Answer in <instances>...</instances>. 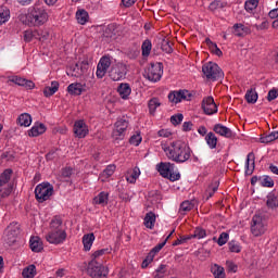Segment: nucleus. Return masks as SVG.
Here are the masks:
<instances>
[{"mask_svg":"<svg viewBox=\"0 0 278 278\" xmlns=\"http://www.w3.org/2000/svg\"><path fill=\"white\" fill-rule=\"evenodd\" d=\"M140 177V169L135 168L129 177H127V181L129 184H136V180Z\"/></svg>","mask_w":278,"mask_h":278,"instance_id":"13d9d810","label":"nucleus"},{"mask_svg":"<svg viewBox=\"0 0 278 278\" xmlns=\"http://www.w3.org/2000/svg\"><path fill=\"white\" fill-rule=\"evenodd\" d=\"M255 170V153L250 152L245 161V175H253Z\"/></svg>","mask_w":278,"mask_h":278,"instance_id":"412c9836","label":"nucleus"},{"mask_svg":"<svg viewBox=\"0 0 278 278\" xmlns=\"http://www.w3.org/2000/svg\"><path fill=\"white\" fill-rule=\"evenodd\" d=\"M232 29L235 36H238L239 38H242V36H247V34H249V28L243 26V24H235Z\"/></svg>","mask_w":278,"mask_h":278,"instance_id":"7c9ffc66","label":"nucleus"},{"mask_svg":"<svg viewBox=\"0 0 278 278\" xmlns=\"http://www.w3.org/2000/svg\"><path fill=\"white\" fill-rule=\"evenodd\" d=\"M10 21V10L0 8V25H3Z\"/></svg>","mask_w":278,"mask_h":278,"instance_id":"09e8293b","label":"nucleus"},{"mask_svg":"<svg viewBox=\"0 0 278 278\" xmlns=\"http://www.w3.org/2000/svg\"><path fill=\"white\" fill-rule=\"evenodd\" d=\"M213 131L215 134H218L219 136H223L224 138H235L236 134H233V130H231L229 127L223 125V124H215L213 127Z\"/></svg>","mask_w":278,"mask_h":278,"instance_id":"6ab92c4d","label":"nucleus"},{"mask_svg":"<svg viewBox=\"0 0 278 278\" xmlns=\"http://www.w3.org/2000/svg\"><path fill=\"white\" fill-rule=\"evenodd\" d=\"M38 34L34 29H27L23 31V40L24 42H31V40H36Z\"/></svg>","mask_w":278,"mask_h":278,"instance_id":"58836bf2","label":"nucleus"},{"mask_svg":"<svg viewBox=\"0 0 278 278\" xmlns=\"http://www.w3.org/2000/svg\"><path fill=\"white\" fill-rule=\"evenodd\" d=\"M58 90H60V83L53 80L51 83L50 87H46L43 89V94L45 97L49 98V97H53V94H55V92H58Z\"/></svg>","mask_w":278,"mask_h":278,"instance_id":"cd10ccee","label":"nucleus"},{"mask_svg":"<svg viewBox=\"0 0 278 278\" xmlns=\"http://www.w3.org/2000/svg\"><path fill=\"white\" fill-rule=\"evenodd\" d=\"M94 243V233H87L83 236V244L85 251H90L92 244Z\"/></svg>","mask_w":278,"mask_h":278,"instance_id":"bb28decb","label":"nucleus"},{"mask_svg":"<svg viewBox=\"0 0 278 278\" xmlns=\"http://www.w3.org/2000/svg\"><path fill=\"white\" fill-rule=\"evenodd\" d=\"M130 144H134V147H139L140 142H142V137L140 134L132 135L129 139Z\"/></svg>","mask_w":278,"mask_h":278,"instance_id":"680f3d73","label":"nucleus"},{"mask_svg":"<svg viewBox=\"0 0 278 278\" xmlns=\"http://www.w3.org/2000/svg\"><path fill=\"white\" fill-rule=\"evenodd\" d=\"M17 123L21 127H29L31 125V115L29 113H23L18 116Z\"/></svg>","mask_w":278,"mask_h":278,"instance_id":"2f4dec72","label":"nucleus"},{"mask_svg":"<svg viewBox=\"0 0 278 278\" xmlns=\"http://www.w3.org/2000/svg\"><path fill=\"white\" fill-rule=\"evenodd\" d=\"M74 134L77 138H86V136H88V125H86L84 119L75 122Z\"/></svg>","mask_w":278,"mask_h":278,"instance_id":"a211bd4d","label":"nucleus"},{"mask_svg":"<svg viewBox=\"0 0 278 278\" xmlns=\"http://www.w3.org/2000/svg\"><path fill=\"white\" fill-rule=\"evenodd\" d=\"M12 185H0V199H5L12 194Z\"/></svg>","mask_w":278,"mask_h":278,"instance_id":"a19ab883","label":"nucleus"},{"mask_svg":"<svg viewBox=\"0 0 278 278\" xmlns=\"http://www.w3.org/2000/svg\"><path fill=\"white\" fill-rule=\"evenodd\" d=\"M36 40H49V29H35Z\"/></svg>","mask_w":278,"mask_h":278,"instance_id":"49530a36","label":"nucleus"},{"mask_svg":"<svg viewBox=\"0 0 278 278\" xmlns=\"http://www.w3.org/2000/svg\"><path fill=\"white\" fill-rule=\"evenodd\" d=\"M261 184L264 188H273V186H275V181L269 176H264Z\"/></svg>","mask_w":278,"mask_h":278,"instance_id":"bf43d9fd","label":"nucleus"},{"mask_svg":"<svg viewBox=\"0 0 278 278\" xmlns=\"http://www.w3.org/2000/svg\"><path fill=\"white\" fill-rule=\"evenodd\" d=\"M228 241H229V233L222 232L217 239V244L218 247H225V244H227Z\"/></svg>","mask_w":278,"mask_h":278,"instance_id":"5fc2aeb1","label":"nucleus"},{"mask_svg":"<svg viewBox=\"0 0 278 278\" xmlns=\"http://www.w3.org/2000/svg\"><path fill=\"white\" fill-rule=\"evenodd\" d=\"M266 205L270 210H275V207H278V195L275 192L268 193Z\"/></svg>","mask_w":278,"mask_h":278,"instance_id":"c85d7f7f","label":"nucleus"},{"mask_svg":"<svg viewBox=\"0 0 278 278\" xmlns=\"http://www.w3.org/2000/svg\"><path fill=\"white\" fill-rule=\"evenodd\" d=\"M164 247H166V240H164L163 242L156 244L150 252H149V255L150 257H155V254L156 253H160V250L161 249H164Z\"/></svg>","mask_w":278,"mask_h":278,"instance_id":"603ef678","label":"nucleus"},{"mask_svg":"<svg viewBox=\"0 0 278 278\" xmlns=\"http://www.w3.org/2000/svg\"><path fill=\"white\" fill-rule=\"evenodd\" d=\"M160 105H162V103L160 102V99L152 98L148 103L150 114H155V110H157V108H160Z\"/></svg>","mask_w":278,"mask_h":278,"instance_id":"37998d69","label":"nucleus"},{"mask_svg":"<svg viewBox=\"0 0 278 278\" xmlns=\"http://www.w3.org/2000/svg\"><path fill=\"white\" fill-rule=\"evenodd\" d=\"M127 76V65L123 63H117L110 71V78L112 81H121Z\"/></svg>","mask_w":278,"mask_h":278,"instance_id":"9b49d317","label":"nucleus"},{"mask_svg":"<svg viewBox=\"0 0 278 278\" xmlns=\"http://www.w3.org/2000/svg\"><path fill=\"white\" fill-rule=\"evenodd\" d=\"M53 185L51 182H41L35 188V199L39 203H45V201H49L51 197H53Z\"/></svg>","mask_w":278,"mask_h":278,"instance_id":"20e7f679","label":"nucleus"},{"mask_svg":"<svg viewBox=\"0 0 278 278\" xmlns=\"http://www.w3.org/2000/svg\"><path fill=\"white\" fill-rule=\"evenodd\" d=\"M114 170H116V166L115 165H109L106 166V168L103 170L102 175L104 177H112L114 175Z\"/></svg>","mask_w":278,"mask_h":278,"instance_id":"0e129e2a","label":"nucleus"},{"mask_svg":"<svg viewBox=\"0 0 278 278\" xmlns=\"http://www.w3.org/2000/svg\"><path fill=\"white\" fill-rule=\"evenodd\" d=\"M11 178H12V169H5L0 175V186H11L9 184Z\"/></svg>","mask_w":278,"mask_h":278,"instance_id":"e433bc0d","label":"nucleus"},{"mask_svg":"<svg viewBox=\"0 0 278 278\" xmlns=\"http://www.w3.org/2000/svg\"><path fill=\"white\" fill-rule=\"evenodd\" d=\"M260 0H248L245 1L244 8L247 12H253L257 8Z\"/></svg>","mask_w":278,"mask_h":278,"instance_id":"3c124183","label":"nucleus"},{"mask_svg":"<svg viewBox=\"0 0 278 278\" xmlns=\"http://www.w3.org/2000/svg\"><path fill=\"white\" fill-rule=\"evenodd\" d=\"M207 236V232L203 228H195L192 238H197L198 240H202V238H205Z\"/></svg>","mask_w":278,"mask_h":278,"instance_id":"4d7b16f0","label":"nucleus"},{"mask_svg":"<svg viewBox=\"0 0 278 278\" xmlns=\"http://www.w3.org/2000/svg\"><path fill=\"white\" fill-rule=\"evenodd\" d=\"M245 101L252 104L257 103V91H255L254 89L248 90L245 93Z\"/></svg>","mask_w":278,"mask_h":278,"instance_id":"c03bdc74","label":"nucleus"},{"mask_svg":"<svg viewBox=\"0 0 278 278\" xmlns=\"http://www.w3.org/2000/svg\"><path fill=\"white\" fill-rule=\"evenodd\" d=\"M67 92L70 94H74L75 97H79V94L84 92V85H81L80 83H72L67 87Z\"/></svg>","mask_w":278,"mask_h":278,"instance_id":"393cba45","label":"nucleus"},{"mask_svg":"<svg viewBox=\"0 0 278 278\" xmlns=\"http://www.w3.org/2000/svg\"><path fill=\"white\" fill-rule=\"evenodd\" d=\"M161 49L165 53H170L173 51V45L170 43V40L166 38L161 39Z\"/></svg>","mask_w":278,"mask_h":278,"instance_id":"de8ad7c7","label":"nucleus"},{"mask_svg":"<svg viewBox=\"0 0 278 278\" xmlns=\"http://www.w3.org/2000/svg\"><path fill=\"white\" fill-rule=\"evenodd\" d=\"M112 65V61L110 56H102L98 63L96 75L99 79H103L105 77V73H108V68Z\"/></svg>","mask_w":278,"mask_h":278,"instance_id":"2eb2a0df","label":"nucleus"},{"mask_svg":"<svg viewBox=\"0 0 278 278\" xmlns=\"http://www.w3.org/2000/svg\"><path fill=\"white\" fill-rule=\"evenodd\" d=\"M211 273L215 278H225V268L218 264L211 266Z\"/></svg>","mask_w":278,"mask_h":278,"instance_id":"c756f323","label":"nucleus"},{"mask_svg":"<svg viewBox=\"0 0 278 278\" xmlns=\"http://www.w3.org/2000/svg\"><path fill=\"white\" fill-rule=\"evenodd\" d=\"M9 81H11V84H15L16 86H22L27 90H34V88H36V84H34V81L27 80L21 76H11L9 77Z\"/></svg>","mask_w":278,"mask_h":278,"instance_id":"f3484780","label":"nucleus"},{"mask_svg":"<svg viewBox=\"0 0 278 278\" xmlns=\"http://www.w3.org/2000/svg\"><path fill=\"white\" fill-rule=\"evenodd\" d=\"M144 225L147 229H153L155 227V213L149 212L146 214Z\"/></svg>","mask_w":278,"mask_h":278,"instance_id":"c9c22d12","label":"nucleus"},{"mask_svg":"<svg viewBox=\"0 0 278 278\" xmlns=\"http://www.w3.org/2000/svg\"><path fill=\"white\" fill-rule=\"evenodd\" d=\"M192 156V150L190 149V146L186 142L182 144V148L180 149V152L176 155V164H184L185 162H188L190 157Z\"/></svg>","mask_w":278,"mask_h":278,"instance_id":"dca6fc26","label":"nucleus"},{"mask_svg":"<svg viewBox=\"0 0 278 278\" xmlns=\"http://www.w3.org/2000/svg\"><path fill=\"white\" fill-rule=\"evenodd\" d=\"M205 140H206V144L208 147V149H216V146L218 144V138L216 137V135L214 132H208L205 136Z\"/></svg>","mask_w":278,"mask_h":278,"instance_id":"473e14b6","label":"nucleus"},{"mask_svg":"<svg viewBox=\"0 0 278 278\" xmlns=\"http://www.w3.org/2000/svg\"><path fill=\"white\" fill-rule=\"evenodd\" d=\"M205 43L207 45L211 53H214V55H217L218 58L223 55V51L219 50L218 46L214 43L211 38H206Z\"/></svg>","mask_w":278,"mask_h":278,"instance_id":"72a5a7b5","label":"nucleus"},{"mask_svg":"<svg viewBox=\"0 0 278 278\" xmlns=\"http://www.w3.org/2000/svg\"><path fill=\"white\" fill-rule=\"evenodd\" d=\"M18 236H21V225L16 223L10 224L5 229L4 242H7L9 247H12L16 243Z\"/></svg>","mask_w":278,"mask_h":278,"instance_id":"0eeeda50","label":"nucleus"},{"mask_svg":"<svg viewBox=\"0 0 278 278\" xmlns=\"http://www.w3.org/2000/svg\"><path fill=\"white\" fill-rule=\"evenodd\" d=\"M202 73L207 81H218V79H223L225 74L223 70L218 66V64L214 62H207L202 66Z\"/></svg>","mask_w":278,"mask_h":278,"instance_id":"7ed1b4c3","label":"nucleus"},{"mask_svg":"<svg viewBox=\"0 0 278 278\" xmlns=\"http://www.w3.org/2000/svg\"><path fill=\"white\" fill-rule=\"evenodd\" d=\"M278 97V89L274 88L268 91L267 101H275Z\"/></svg>","mask_w":278,"mask_h":278,"instance_id":"69168bd1","label":"nucleus"},{"mask_svg":"<svg viewBox=\"0 0 278 278\" xmlns=\"http://www.w3.org/2000/svg\"><path fill=\"white\" fill-rule=\"evenodd\" d=\"M49 232L46 235V240L49 244H64L66 241V227L62 217L54 216L49 226Z\"/></svg>","mask_w":278,"mask_h":278,"instance_id":"f257e3e1","label":"nucleus"},{"mask_svg":"<svg viewBox=\"0 0 278 278\" xmlns=\"http://www.w3.org/2000/svg\"><path fill=\"white\" fill-rule=\"evenodd\" d=\"M88 68H90L88 60H84L81 62H77L75 65H72L67 70V75L70 77H81L88 73Z\"/></svg>","mask_w":278,"mask_h":278,"instance_id":"6e6552de","label":"nucleus"},{"mask_svg":"<svg viewBox=\"0 0 278 278\" xmlns=\"http://www.w3.org/2000/svg\"><path fill=\"white\" fill-rule=\"evenodd\" d=\"M108 249H101V250H98L96 251L93 254H92V260H97V257H101L103 255H105V253H108Z\"/></svg>","mask_w":278,"mask_h":278,"instance_id":"774afa93","label":"nucleus"},{"mask_svg":"<svg viewBox=\"0 0 278 278\" xmlns=\"http://www.w3.org/2000/svg\"><path fill=\"white\" fill-rule=\"evenodd\" d=\"M192 93L188 90L172 91L168 94L170 103H181V101H190Z\"/></svg>","mask_w":278,"mask_h":278,"instance_id":"ddd939ff","label":"nucleus"},{"mask_svg":"<svg viewBox=\"0 0 278 278\" xmlns=\"http://www.w3.org/2000/svg\"><path fill=\"white\" fill-rule=\"evenodd\" d=\"M193 208H194V204L187 200L180 204L179 213L184 215L186 214V212H190Z\"/></svg>","mask_w":278,"mask_h":278,"instance_id":"a18cd8bd","label":"nucleus"},{"mask_svg":"<svg viewBox=\"0 0 278 278\" xmlns=\"http://www.w3.org/2000/svg\"><path fill=\"white\" fill-rule=\"evenodd\" d=\"M223 8H225V3H223L218 0L211 2L208 5V10H211V12H216V10H220Z\"/></svg>","mask_w":278,"mask_h":278,"instance_id":"6e6d98bb","label":"nucleus"},{"mask_svg":"<svg viewBox=\"0 0 278 278\" xmlns=\"http://www.w3.org/2000/svg\"><path fill=\"white\" fill-rule=\"evenodd\" d=\"M266 231V222L262 215H254L252 218L251 232L253 236H262Z\"/></svg>","mask_w":278,"mask_h":278,"instance_id":"9d476101","label":"nucleus"},{"mask_svg":"<svg viewBox=\"0 0 278 278\" xmlns=\"http://www.w3.org/2000/svg\"><path fill=\"white\" fill-rule=\"evenodd\" d=\"M47 131V126L45 124H35L31 129L28 131V136L30 138H38V136H42Z\"/></svg>","mask_w":278,"mask_h":278,"instance_id":"4be33fe9","label":"nucleus"},{"mask_svg":"<svg viewBox=\"0 0 278 278\" xmlns=\"http://www.w3.org/2000/svg\"><path fill=\"white\" fill-rule=\"evenodd\" d=\"M30 249L34 253H40L42 251V241L40 240V237H33L29 241Z\"/></svg>","mask_w":278,"mask_h":278,"instance_id":"a878e982","label":"nucleus"},{"mask_svg":"<svg viewBox=\"0 0 278 278\" xmlns=\"http://www.w3.org/2000/svg\"><path fill=\"white\" fill-rule=\"evenodd\" d=\"M22 277L24 278L36 277V265H29L28 267H25L22 271Z\"/></svg>","mask_w":278,"mask_h":278,"instance_id":"4c0bfd02","label":"nucleus"},{"mask_svg":"<svg viewBox=\"0 0 278 278\" xmlns=\"http://www.w3.org/2000/svg\"><path fill=\"white\" fill-rule=\"evenodd\" d=\"M202 110L207 116H212V114L218 112V106L216 105V102H214L213 97H206L202 100Z\"/></svg>","mask_w":278,"mask_h":278,"instance_id":"4468645a","label":"nucleus"},{"mask_svg":"<svg viewBox=\"0 0 278 278\" xmlns=\"http://www.w3.org/2000/svg\"><path fill=\"white\" fill-rule=\"evenodd\" d=\"M165 273H166V265L161 264L154 273V278H164Z\"/></svg>","mask_w":278,"mask_h":278,"instance_id":"052dcab7","label":"nucleus"},{"mask_svg":"<svg viewBox=\"0 0 278 278\" xmlns=\"http://www.w3.org/2000/svg\"><path fill=\"white\" fill-rule=\"evenodd\" d=\"M110 201V193L105 191H101L98 195L93 198L94 205H101L102 207H105Z\"/></svg>","mask_w":278,"mask_h":278,"instance_id":"5701e85b","label":"nucleus"},{"mask_svg":"<svg viewBox=\"0 0 278 278\" xmlns=\"http://www.w3.org/2000/svg\"><path fill=\"white\" fill-rule=\"evenodd\" d=\"M26 21L31 27H40L49 21V13H47V9L42 5L36 3L34 7L29 8Z\"/></svg>","mask_w":278,"mask_h":278,"instance_id":"f03ea898","label":"nucleus"},{"mask_svg":"<svg viewBox=\"0 0 278 278\" xmlns=\"http://www.w3.org/2000/svg\"><path fill=\"white\" fill-rule=\"evenodd\" d=\"M152 43H151V40L149 39H146L143 42H142V46H141V51H142V55L143 58H149V55L151 54V49H152Z\"/></svg>","mask_w":278,"mask_h":278,"instance_id":"ea45409f","label":"nucleus"},{"mask_svg":"<svg viewBox=\"0 0 278 278\" xmlns=\"http://www.w3.org/2000/svg\"><path fill=\"white\" fill-rule=\"evenodd\" d=\"M58 159V149H52L46 154V160L51 161Z\"/></svg>","mask_w":278,"mask_h":278,"instance_id":"338daca9","label":"nucleus"},{"mask_svg":"<svg viewBox=\"0 0 278 278\" xmlns=\"http://www.w3.org/2000/svg\"><path fill=\"white\" fill-rule=\"evenodd\" d=\"M185 142L181 140L173 141L169 144L163 143L161 144L165 155L168 157V160H172V162H175L177 160V155L181 151Z\"/></svg>","mask_w":278,"mask_h":278,"instance_id":"423d86ee","label":"nucleus"},{"mask_svg":"<svg viewBox=\"0 0 278 278\" xmlns=\"http://www.w3.org/2000/svg\"><path fill=\"white\" fill-rule=\"evenodd\" d=\"M174 165L170 163H164L161 162L156 165V169L160 173L161 177H164L165 179L173 173Z\"/></svg>","mask_w":278,"mask_h":278,"instance_id":"aec40b11","label":"nucleus"},{"mask_svg":"<svg viewBox=\"0 0 278 278\" xmlns=\"http://www.w3.org/2000/svg\"><path fill=\"white\" fill-rule=\"evenodd\" d=\"M129 127V122L124 118L117 119L115 123V129L113 130V137L115 140H123L125 138V131Z\"/></svg>","mask_w":278,"mask_h":278,"instance_id":"f8f14e48","label":"nucleus"},{"mask_svg":"<svg viewBox=\"0 0 278 278\" xmlns=\"http://www.w3.org/2000/svg\"><path fill=\"white\" fill-rule=\"evenodd\" d=\"M126 55L127 58H129V60H136L138 55H140V50H138L137 48H129L126 51Z\"/></svg>","mask_w":278,"mask_h":278,"instance_id":"864d4df0","label":"nucleus"},{"mask_svg":"<svg viewBox=\"0 0 278 278\" xmlns=\"http://www.w3.org/2000/svg\"><path fill=\"white\" fill-rule=\"evenodd\" d=\"M260 140L263 144H268V142H275V140H278V130L273 131L265 137H262Z\"/></svg>","mask_w":278,"mask_h":278,"instance_id":"79ce46f5","label":"nucleus"},{"mask_svg":"<svg viewBox=\"0 0 278 278\" xmlns=\"http://www.w3.org/2000/svg\"><path fill=\"white\" fill-rule=\"evenodd\" d=\"M182 121H184V114H181V113L173 115L170 117L172 125H181Z\"/></svg>","mask_w":278,"mask_h":278,"instance_id":"e2e57ef3","label":"nucleus"},{"mask_svg":"<svg viewBox=\"0 0 278 278\" xmlns=\"http://www.w3.org/2000/svg\"><path fill=\"white\" fill-rule=\"evenodd\" d=\"M164 75V66L162 63H151L147 71L149 81H160Z\"/></svg>","mask_w":278,"mask_h":278,"instance_id":"1a4fd4ad","label":"nucleus"},{"mask_svg":"<svg viewBox=\"0 0 278 278\" xmlns=\"http://www.w3.org/2000/svg\"><path fill=\"white\" fill-rule=\"evenodd\" d=\"M88 11L81 9L76 12V20L79 23V25H86L88 23Z\"/></svg>","mask_w":278,"mask_h":278,"instance_id":"f704fd0d","label":"nucleus"},{"mask_svg":"<svg viewBox=\"0 0 278 278\" xmlns=\"http://www.w3.org/2000/svg\"><path fill=\"white\" fill-rule=\"evenodd\" d=\"M87 274L92 278H108L110 269L93 258L87 266Z\"/></svg>","mask_w":278,"mask_h":278,"instance_id":"39448f33","label":"nucleus"},{"mask_svg":"<svg viewBox=\"0 0 278 278\" xmlns=\"http://www.w3.org/2000/svg\"><path fill=\"white\" fill-rule=\"evenodd\" d=\"M117 92L121 99L127 100L129 94H131V87L127 83H122L117 88Z\"/></svg>","mask_w":278,"mask_h":278,"instance_id":"b1692460","label":"nucleus"},{"mask_svg":"<svg viewBox=\"0 0 278 278\" xmlns=\"http://www.w3.org/2000/svg\"><path fill=\"white\" fill-rule=\"evenodd\" d=\"M228 249L230 253H240V251H242V247L240 245V243L235 240L228 243Z\"/></svg>","mask_w":278,"mask_h":278,"instance_id":"8fccbe9b","label":"nucleus"}]
</instances>
